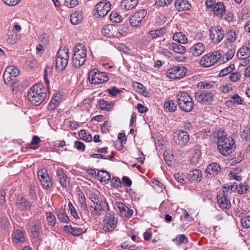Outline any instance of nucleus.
I'll use <instances>...</instances> for the list:
<instances>
[{
  "label": "nucleus",
  "instance_id": "nucleus-58",
  "mask_svg": "<svg viewBox=\"0 0 250 250\" xmlns=\"http://www.w3.org/2000/svg\"><path fill=\"white\" fill-rule=\"evenodd\" d=\"M216 136L217 138L218 144L221 140H224V139H227L228 138L227 137L226 133L224 130L220 129L217 131Z\"/></svg>",
  "mask_w": 250,
  "mask_h": 250
},
{
  "label": "nucleus",
  "instance_id": "nucleus-52",
  "mask_svg": "<svg viewBox=\"0 0 250 250\" xmlns=\"http://www.w3.org/2000/svg\"><path fill=\"white\" fill-rule=\"evenodd\" d=\"M41 142V140L40 138L37 136H35L33 137L29 147L34 150L37 149L39 147L37 145Z\"/></svg>",
  "mask_w": 250,
  "mask_h": 250
},
{
  "label": "nucleus",
  "instance_id": "nucleus-55",
  "mask_svg": "<svg viewBox=\"0 0 250 250\" xmlns=\"http://www.w3.org/2000/svg\"><path fill=\"white\" fill-rule=\"evenodd\" d=\"M59 104V101L56 100V97H53L48 104L47 108L48 110H53L58 106Z\"/></svg>",
  "mask_w": 250,
  "mask_h": 250
},
{
  "label": "nucleus",
  "instance_id": "nucleus-22",
  "mask_svg": "<svg viewBox=\"0 0 250 250\" xmlns=\"http://www.w3.org/2000/svg\"><path fill=\"white\" fill-rule=\"evenodd\" d=\"M42 229V222L40 220L35 219L30 229L31 233L35 238H38Z\"/></svg>",
  "mask_w": 250,
  "mask_h": 250
},
{
  "label": "nucleus",
  "instance_id": "nucleus-9",
  "mask_svg": "<svg viewBox=\"0 0 250 250\" xmlns=\"http://www.w3.org/2000/svg\"><path fill=\"white\" fill-rule=\"evenodd\" d=\"M94 204V206H91L89 207L91 213L93 215L99 216L103 211H109L108 204L104 199H101Z\"/></svg>",
  "mask_w": 250,
  "mask_h": 250
},
{
  "label": "nucleus",
  "instance_id": "nucleus-42",
  "mask_svg": "<svg viewBox=\"0 0 250 250\" xmlns=\"http://www.w3.org/2000/svg\"><path fill=\"white\" fill-rule=\"evenodd\" d=\"M79 202L80 203V208L82 210H83V211H85L86 213L88 212V208L87 206L86 205V199L85 197L83 195V193H81V194H79Z\"/></svg>",
  "mask_w": 250,
  "mask_h": 250
},
{
  "label": "nucleus",
  "instance_id": "nucleus-39",
  "mask_svg": "<svg viewBox=\"0 0 250 250\" xmlns=\"http://www.w3.org/2000/svg\"><path fill=\"white\" fill-rule=\"evenodd\" d=\"M21 38V35L16 33H11L8 35L6 41L7 42L10 44H15Z\"/></svg>",
  "mask_w": 250,
  "mask_h": 250
},
{
  "label": "nucleus",
  "instance_id": "nucleus-37",
  "mask_svg": "<svg viewBox=\"0 0 250 250\" xmlns=\"http://www.w3.org/2000/svg\"><path fill=\"white\" fill-rule=\"evenodd\" d=\"M164 108L166 111L174 112L176 110L177 106L172 100H168L165 103Z\"/></svg>",
  "mask_w": 250,
  "mask_h": 250
},
{
  "label": "nucleus",
  "instance_id": "nucleus-41",
  "mask_svg": "<svg viewBox=\"0 0 250 250\" xmlns=\"http://www.w3.org/2000/svg\"><path fill=\"white\" fill-rule=\"evenodd\" d=\"M227 102L234 105L242 103V100L238 94H234V95L230 96L229 99Z\"/></svg>",
  "mask_w": 250,
  "mask_h": 250
},
{
  "label": "nucleus",
  "instance_id": "nucleus-64",
  "mask_svg": "<svg viewBox=\"0 0 250 250\" xmlns=\"http://www.w3.org/2000/svg\"><path fill=\"white\" fill-rule=\"evenodd\" d=\"M122 183L124 186L130 187L132 185V181L128 177L124 176L122 178Z\"/></svg>",
  "mask_w": 250,
  "mask_h": 250
},
{
  "label": "nucleus",
  "instance_id": "nucleus-45",
  "mask_svg": "<svg viewBox=\"0 0 250 250\" xmlns=\"http://www.w3.org/2000/svg\"><path fill=\"white\" fill-rule=\"evenodd\" d=\"M235 54V50L234 49H229L228 51L225 53L222 58V61L223 62H226L231 59L234 56Z\"/></svg>",
  "mask_w": 250,
  "mask_h": 250
},
{
  "label": "nucleus",
  "instance_id": "nucleus-8",
  "mask_svg": "<svg viewBox=\"0 0 250 250\" xmlns=\"http://www.w3.org/2000/svg\"><path fill=\"white\" fill-rule=\"evenodd\" d=\"M187 72V69L181 65L174 66L168 69L167 72V77L173 79L183 78Z\"/></svg>",
  "mask_w": 250,
  "mask_h": 250
},
{
  "label": "nucleus",
  "instance_id": "nucleus-15",
  "mask_svg": "<svg viewBox=\"0 0 250 250\" xmlns=\"http://www.w3.org/2000/svg\"><path fill=\"white\" fill-rule=\"evenodd\" d=\"M174 140L176 144L180 146L186 145L189 141V135L185 131L180 130L175 132Z\"/></svg>",
  "mask_w": 250,
  "mask_h": 250
},
{
  "label": "nucleus",
  "instance_id": "nucleus-3",
  "mask_svg": "<svg viewBox=\"0 0 250 250\" xmlns=\"http://www.w3.org/2000/svg\"><path fill=\"white\" fill-rule=\"evenodd\" d=\"M74 55L72 58V64L75 67H80L83 65L86 57V50L83 44H78L74 49Z\"/></svg>",
  "mask_w": 250,
  "mask_h": 250
},
{
  "label": "nucleus",
  "instance_id": "nucleus-28",
  "mask_svg": "<svg viewBox=\"0 0 250 250\" xmlns=\"http://www.w3.org/2000/svg\"><path fill=\"white\" fill-rule=\"evenodd\" d=\"M64 230L74 236H79L83 233V229L79 227H73L71 225H66L64 227Z\"/></svg>",
  "mask_w": 250,
  "mask_h": 250
},
{
  "label": "nucleus",
  "instance_id": "nucleus-4",
  "mask_svg": "<svg viewBox=\"0 0 250 250\" xmlns=\"http://www.w3.org/2000/svg\"><path fill=\"white\" fill-rule=\"evenodd\" d=\"M235 148V142L231 137L221 140L218 144L219 152L223 156H228L231 153Z\"/></svg>",
  "mask_w": 250,
  "mask_h": 250
},
{
  "label": "nucleus",
  "instance_id": "nucleus-7",
  "mask_svg": "<svg viewBox=\"0 0 250 250\" xmlns=\"http://www.w3.org/2000/svg\"><path fill=\"white\" fill-rule=\"evenodd\" d=\"M88 80L92 84H99L108 81L107 73L100 72L98 69L94 68L88 73Z\"/></svg>",
  "mask_w": 250,
  "mask_h": 250
},
{
  "label": "nucleus",
  "instance_id": "nucleus-21",
  "mask_svg": "<svg viewBox=\"0 0 250 250\" xmlns=\"http://www.w3.org/2000/svg\"><path fill=\"white\" fill-rule=\"evenodd\" d=\"M16 204L19 208L21 210H29L32 206L31 202L27 200L21 194L18 196Z\"/></svg>",
  "mask_w": 250,
  "mask_h": 250
},
{
  "label": "nucleus",
  "instance_id": "nucleus-30",
  "mask_svg": "<svg viewBox=\"0 0 250 250\" xmlns=\"http://www.w3.org/2000/svg\"><path fill=\"white\" fill-rule=\"evenodd\" d=\"M214 13L219 17H222L226 11L224 4L221 2L216 3L213 8Z\"/></svg>",
  "mask_w": 250,
  "mask_h": 250
},
{
  "label": "nucleus",
  "instance_id": "nucleus-16",
  "mask_svg": "<svg viewBox=\"0 0 250 250\" xmlns=\"http://www.w3.org/2000/svg\"><path fill=\"white\" fill-rule=\"evenodd\" d=\"M147 11L142 9L132 15L129 19V23L132 26L136 27L140 25L143 20L146 16Z\"/></svg>",
  "mask_w": 250,
  "mask_h": 250
},
{
  "label": "nucleus",
  "instance_id": "nucleus-53",
  "mask_svg": "<svg viewBox=\"0 0 250 250\" xmlns=\"http://www.w3.org/2000/svg\"><path fill=\"white\" fill-rule=\"evenodd\" d=\"M242 226L244 229L250 228V216H244L241 219Z\"/></svg>",
  "mask_w": 250,
  "mask_h": 250
},
{
  "label": "nucleus",
  "instance_id": "nucleus-54",
  "mask_svg": "<svg viewBox=\"0 0 250 250\" xmlns=\"http://www.w3.org/2000/svg\"><path fill=\"white\" fill-rule=\"evenodd\" d=\"M241 137L246 141L250 140V125L241 131Z\"/></svg>",
  "mask_w": 250,
  "mask_h": 250
},
{
  "label": "nucleus",
  "instance_id": "nucleus-50",
  "mask_svg": "<svg viewBox=\"0 0 250 250\" xmlns=\"http://www.w3.org/2000/svg\"><path fill=\"white\" fill-rule=\"evenodd\" d=\"M79 135L81 139L83 140L85 142H90L92 141V136L90 134H87L84 130H81Z\"/></svg>",
  "mask_w": 250,
  "mask_h": 250
},
{
  "label": "nucleus",
  "instance_id": "nucleus-27",
  "mask_svg": "<svg viewBox=\"0 0 250 250\" xmlns=\"http://www.w3.org/2000/svg\"><path fill=\"white\" fill-rule=\"evenodd\" d=\"M205 51V46L202 42L195 44L191 48V52L193 56L198 57L201 55Z\"/></svg>",
  "mask_w": 250,
  "mask_h": 250
},
{
  "label": "nucleus",
  "instance_id": "nucleus-43",
  "mask_svg": "<svg viewBox=\"0 0 250 250\" xmlns=\"http://www.w3.org/2000/svg\"><path fill=\"white\" fill-rule=\"evenodd\" d=\"M173 241L176 242V245L179 246L187 244L188 242V239L184 234H179Z\"/></svg>",
  "mask_w": 250,
  "mask_h": 250
},
{
  "label": "nucleus",
  "instance_id": "nucleus-33",
  "mask_svg": "<svg viewBox=\"0 0 250 250\" xmlns=\"http://www.w3.org/2000/svg\"><path fill=\"white\" fill-rule=\"evenodd\" d=\"M166 33V29L164 27L160 28L155 30H151L149 32L148 35L152 39L162 37Z\"/></svg>",
  "mask_w": 250,
  "mask_h": 250
},
{
  "label": "nucleus",
  "instance_id": "nucleus-29",
  "mask_svg": "<svg viewBox=\"0 0 250 250\" xmlns=\"http://www.w3.org/2000/svg\"><path fill=\"white\" fill-rule=\"evenodd\" d=\"M182 43H176L172 42L169 43V48L172 50H173L175 53L178 54H183L186 51V49L185 46L182 45Z\"/></svg>",
  "mask_w": 250,
  "mask_h": 250
},
{
  "label": "nucleus",
  "instance_id": "nucleus-46",
  "mask_svg": "<svg viewBox=\"0 0 250 250\" xmlns=\"http://www.w3.org/2000/svg\"><path fill=\"white\" fill-rule=\"evenodd\" d=\"M241 78V74L239 72H232L229 76V80L232 83L238 82Z\"/></svg>",
  "mask_w": 250,
  "mask_h": 250
},
{
  "label": "nucleus",
  "instance_id": "nucleus-10",
  "mask_svg": "<svg viewBox=\"0 0 250 250\" xmlns=\"http://www.w3.org/2000/svg\"><path fill=\"white\" fill-rule=\"evenodd\" d=\"M117 224V220L114 215L106 212L102 223L104 230L105 232L113 231L116 228Z\"/></svg>",
  "mask_w": 250,
  "mask_h": 250
},
{
  "label": "nucleus",
  "instance_id": "nucleus-14",
  "mask_svg": "<svg viewBox=\"0 0 250 250\" xmlns=\"http://www.w3.org/2000/svg\"><path fill=\"white\" fill-rule=\"evenodd\" d=\"M122 30L121 27L118 28L115 25L109 24L104 26L102 29V33L103 35L108 37H119L123 35L122 33Z\"/></svg>",
  "mask_w": 250,
  "mask_h": 250
},
{
  "label": "nucleus",
  "instance_id": "nucleus-44",
  "mask_svg": "<svg viewBox=\"0 0 250 250\" xmlns=\"http://www.w3.org/2000/svg\"><path fill=\"white\" fill-rule=\"evenodd\" d=\"M235 69V66L234 64H231L228 67L225 68L220 71L219 73L220 77H224L228 74H230Z\"/></svg>",
  "mask_w": 250,
  "mask_h": 250
},
{
  "label": "nucleus",
  "instance_id": "nucleus-13",
  "mask_svg": "<svg viewBox=\"0 0 250 250\" xmlns=\"http://www.w3.org/2000/svg\"><path fill=\"white\" fill-rule=\"evenodd\" d=\"M111 9V4L107 0H103L99 2L95 6L94 11H95V15H97L99 16L104 17L110 11Z\"/></svg>",
  "mask_w": 250,
  "mask_h": 250
},
{
  "label": "nucleus",
  "instance_id": "nucleus-6",
  "mask_svg": "<svg viewBox=\"0 0 250 250\" xmlns=\"http://www.w3.org/2000/svg\"><path fill=\"white\" fill-rule=\"evenodd\" d=\"M221 54L219 51H215L211 53L203 56L200 61V64L204 67H209L216 63L221 58Z\"/></svg>",
  "mask_w": 250,
  "mask_h": 250
},
{
  "label": "nucleus",
  "instance_id": "nucleus-12",
  "mask_svg": "<svg viewBox=\"0 0 250 250\" xmlns=\"http://www.w3.org/2000/svg\"><path fill=\"white\" fill-rule=\"evenodd\" d=\"M224 31L219 26L212 27L209 29L210 39L215 44L220 42L224 37Z\"/></svg>",
  "mask_w": 250,
  "mask_h": 250
},
{
  "label": "nucleus",
  "instance_id": "nucleus-60",
  "mask_svg": "<svg viewBox=\"0 0 250 250\" xmlns=\"http://www.w3.org/2000/svg\"><path fill=\"white\" fill-rule=\"evenodd\" d=\"M174 176L177 182L181 184V185L186 183V180L184 178V176L179 173L175 174Z\"/></svg>",
  "mask_w": 250,
  "mask_h": 250
},
{
  "label": "nucleus",
  "instance_id": "nucleus-62",
  "mask_svg": "<svg viewBox=\"0 0 250 250\" xmlns=\"http://www.w3.org/2000/svg\"><path fill=\"white\" fill-rule=\"evenodd\" d=\"M173 0H156L155 1L156 5L158 6H163L169 4Z\"/></svg>",
  "mask_w": 250,
  "mask_h": 250
},
{
  "label": "nucleus",
  "instance_id": "nucleus-63",
  "mask_svg": "<svg viewBox=\"0 0 250 250\" xmlns=\"http://www.w3.org/2000/svg\"><path fill=\"white\" fill-rule=\"evenodd\" d=\"M69 209L70 211L71 215L73 216V217L75 219L79 218L78 214L77 213L76 209L73 206L72 204L70 202L68 204Z\"/></svg>",
  "mask_w": 250,
  "mask_h": 250
},
{
  "label": "nucleus",
  "instance_id": "nucleus-20",
  "mask_svg": "<svg viewBox=\"0 0 250 250\" xmlns=\"http://www.w3.org/2000/svg\"><path fill=\"white\" fill-rule=\"evenodd\" d=\"M116 206L120 211V214L122 217L130 218L133 215V210L129 208L124 203L117 202Z\"/></svg>",
  "mask_w": 250,
  "mask_h": 250
},
{
  "label": "nucleus",
  "instance_id": "nucleus-24",
  "mask_svg": "<svg viewBox=\"0 0 250 250\" xmlns=\"http://www.w3.org/2000/svg\"><path fill=\"white\" fill-rule=\"evenodd\" d=\"M237 56L238 59L250 57V43H247L242 46L238 50Z\"/></svg>",
  "mask_w": 250,
  "mask_h": 250
},
{
  "label": "nucleus",
  "instance_id": "nucleus-26",
  "mask_svg": "<svg viewBox=\"0 0 250 250\" xmlns=\"http://www.w3.org/2000/svg\"><path fill=\"white\" fill-rule=\"evenodd\" d=\"M174 6L178 11L188 10L191 7L190 4L186 0H176Z\"/></svg>",
  "mask_w": 250,
  "mask_h": 250
},
{
  "label": "nucleus",
  "instance_id": "nucleus-57",
  "mask_svg": "<svg viewBox=\"0 0 250 250\" xmlns=\"http://www.w3.org/2000/svg\"><path fill=\"white\" fill-rule=\"evenodd\" d=\"M121 181L119 178L114 177L111 179L110 185L112 188H118L121 187Z\"/></svg>",
  "mask_w": 250,
  "mask_h": 250
},
{
  "label": "nucleus",
  "instance_id": "nucleus-35",
  "mask_svg": "<svg viewBox=\"0 0 250 250\" xmlns=\"http://www.w3.org/2000/svg\"><path fill=\"white\" fill-rule=\"evenodd\" d=\"M189 177L191 180L200 181L202 179V174L199 169H196L190 171Z\"/></svg>",
  "mask_w": 250,
  "mask_h": 250
},
{
  "label": "nucleus",
  "instance_id": "nucleus-47",
  "mask_svg": "<svg viewBox=\"0 0 250 250\" xmlns=\"http://www.w3.org/2000/svg\"><path fill=\"white\" fill-rule=\"evenodd\" d=\"M58 218L60 221L63 223H67L69 221V218L65 211L61 210L57 214Z\"/></svg>",
  "mask_w": 250,
  "mask_h": 250
},
{
  "label": "nucleus",
  "instance_id": "nucleus-17",
  "mask_svg": "<svg viewBox=\"0 0 250 250\" xmlns=\"http://www.w3.org/2000/svg\"><path fill=\"white\" fill-rule=\"evenodd\" d=\"M38 176L43 188H50L51 186L52 183L46 169L42 168L39 170Z\"/></svg>",
  "mask_w": 250,
  "mask_h": 250
},
{
  "label": "nucleus",
  "instance_id": "nucleus-61",
  "mask_svg": "<svg viewBox=\"0 0 250 250\" xmlns=\"http://www.w3.org/2000/svg\"><path fill=\"white\" fill-rule=\"evenodd\" d=\"M230 179L231 181L235 180L239 183L242 180V176L236 174L235 172L231 171L229 173Z\"/></svg>",
  "mask_w": 250,
  "mask_h": 250
},
{
  "label": "nucleus",
  "instance_id": "nucleus-5",
  "mask_svg": "<svg viewBox=\"0 0 250 250\" xmlns=\"http://www.w3.org/2000/svg\"><path fill=\"white\" fill-rule=\"evenodd\" d=\"M69 58L68 49L64 47L61 48L57 52L56 58V67L59 70H64L68 63Z\"/></svg>",
  "mask_w": 250,
  "mask_h": 250
},
{
  "label": "nucleus",
  "instance_id": "nucleus-19",
  "mask_svg": "<svg viewBox=\"0 0 250 250\" xmlns=\"http://www.w3.org/2000/svg\"><path fill=\"white\" fill-rule=\"evenodd\" d=\"M220 170L221 168L219 164L217 163H212L208 165L206 169L207 177L208 178L214 177L219 173Z\"/></svg>",
  "mask_w": 250,
  "mask_h": 250
},
{
  "label": "nucleus",
  "instance_id": "nucleus-59",
  "mask_svg": "<svg viewBox=\"0 0 250 250\" xmlns=\"http://www.w3.org/2000/svg\"><path fill=\"white\" fill-rule=\"evenodd\" d=\"M63 4L65 6L72 8L75 7L78 4L77 0H63Z\"/></svg>",
  "mask_w": 250,
  "mask_h": 250
},
{
  "label": "nucleus",
  "instance_id": "nucleus-36",
  "mask_svg": "<svg viewBox=\"0 0 250 250\" xmlns=\"http://www.w3.org/2000/svg\"><path fill=\"white\" fill-rule=\"evenodd\" d=\"M99 108L101 110H106L109 111L112 109L113 104L111 102L100 100L99 101Z\"/></svg>",
  "mask_w": 250,
  "mask_h": 250
},
{
  "label": "nucleus",
  "instance_id": "nucleus-23",
  "mask_svg": "<svg viewBox=\"0 0 250 250\" xmlns=\"http://www.w3.org/2000/svg\"><path fill=\"white\" fill-rule=\"evenodd\" d=\"M25 241L24 233L23 231L17 229L13 231L12 234V241L17 245H21Z\"/></svg>",
  "mask_w": 250,
  "mask_h": 250
},
{
  "label": "nucleus",
  "instance_id": "nucleus-25",
  "mask_svg": "<svg viewBox=\"0 0 250 250\" xmlns=\"http://www.w3.org/2000/svg\"><path fill=\"white\" fill-rule=\"evenodd\" d=\"M138 2V0H123L120 7L122 10L127 11L135 8Z\"/></svg>",
  "mask_w": 250,
  "mask_h": 250
},
{
  "label": "nucleus",
  "instance_id": "nucleus-11",
  "mask_svg": "<svg viewBox=\"0 0 250 250\" xmlns=\"http://www.w3.org/2000/svg\"><path fill=\"white\" fill-rule=\"evenodd\" d=\"M195 100L202 104H209L214 100V95L210 91L204 90L195 94Z\"/></svg>",
  "mask_w": 250,
  "mask_h": 250
},
{
  "label": "nucleus",
  "instance_id": "nucleus-34",
  "mask_svg": "<svg viewBox=\"0 0 250 250\" xmlns=\"http://www.w3.org/2000/svg\"><path fill=\"white\" fill-rule=\"evenodd\" d=\"M173 40L178 43L185 44L188 42L186 35L182 32L175 33L173 36Z\"/></svg>",
  "mask_w": 250,
  "mask_h": 250
},
{
  "label": "nucleus",
  "instance_id": "nucleus-1",
  "mask_svg": "<svg viewBox=\"0 0 250 250\" xmlns=\"http://www.w3.org/2000/svg\"><path fill=\"white\" fill-rule=\"evenodd\" d=\"M27 96L31 104L39 105L46 97V89L41 83L35 84L29 91Z\"/></svg>",
  "mask_w": 250,
  "mask_h": 250
},
{
  "label": "nucleus",
  "instance_id": "nucleus-48",
  "mask_svg": "<svg viewBox=\"0 0 250 250\" xmlns=\"http://www.w3.org/2000/svg\"><path fill=\"white\" fill-rule=\"evenodd\" d=\"M110 19L114 22H120L123 20L122 17L115 11H112L110 13Z\"/></svg>",
  "mask_w": 250,
  "mask_h": 250
},
{
  "label": "nucleus",
  "instance_id": "nucleus-40",
  "mask_svg": "<svg viewBox=\"0 0 250 250\" xmlns=\"http://www.w3.org/2000/svg\"><path fill=\"white\" fill-rule=\"evenodd\" d=\"M201 160V151L197 149L193 150V152L191 156V161L192 164H196L199 162Z\"/></svg>",
  "mask_w": 250,
  "mask_h": 250
},
{
  "label": "nucleus",
  "instance_id": "nucleus-38",
  "mask_svg": "<svg viewBox=\"0 0 250 250\" xmlns=\"http://www.w3.org/2000/svg\"><path fill=\"white\" fill-rule=\"evenodd\" d=\"M3 78L5 83L7 85L13 86L15 83V78H13L8 72L4 71Z\"/></svg>",
  "mask_w": 250,
  "mask_h": 250
},
{
  "label": "nucleus",
  "instance_id": "nucleus-49",
  "mask_svg": "<svg viewBox=\"0 0 250 250\" xmlns=\"http://www.w3.org/2000/svg\"><path fill=\"white\" fill-rule=\"evenodd\" d=\"M5 72H8L9 74L13 77L16 78L20 73L19 70L14 66H9L6 68Z\"/></svg>",
  "mask_w": 250,
  "mask_h": 250
},
{
  "label": "nucleus",
  "instance_id": "nucleus-2",
  "mask_svg": "<svg viewBox=\"0 0 250 250\" xmlns=\"http://www.w3.org/2000/svg\"><path fill=\"white\" fill-rule=\"evenodd\" d=\"M178 105L183 111L189 112L194 107V103L189 95L184 91L179 92L177 95Z\"/></svg>",
  "mask_w": 250,
  "mask_h": 250
},
{
  "label": "nucleus",
  "instance_id": "nucleus-56",
  "mask_svg": "<svg viewBox=\"0 0 250 250\" xmlns=\"http://www.w3.org/2000/svg\"><path fill=\"white\" fill-rule=\"evenodd\" d=\"M226 38L230 42H233L236 39V34L232 30L229 31L226 34Z\"/></svg>",
  "mask_w": 250,
  "mask_h": 250
},
{
  "label": "nucleus",
  "instance_id": "nucleus-51",
  "mask_svg": "<svg viewBox=\"0 0 250 250\" xmlns=\"http://www.w3.org/2000/svg\"><path fill=\"white\" fill-rule=\"evenodd\" d=\"M46 219L49 226L52 227L55 226L56 219L55 216L52 212L47 213Z\"/></svg>",
  "mask_w": 250,
  "mask_h": 250
},
{
  "label": "nucleus",
  "instance_id": "nucleus-31",
  "mask_svg": "<svg viewBox=\"0 0 250 250\" xmlns=\"http://www.w3.org/2000/svg\"><path fill=\"white\" fill-rule=\"evenodd\" d=\"M97 178L101 183H104V184L108 183L110 179V175L105 170H100L97 173Z\"/></svg>",
  "mask_w": 250,
  "mask_h": 250
},
{
  "label": "nucleus",
  "instance_id": "nucleus-32",
  "mask_svg": "<svg viewBox=\"0 0 250 250\" xmlns=\"http://www.w3.org/2000/svg\"><path fill=\"white\" fill-rule=\"evenodd\" d=\"M83 20L82 13L81 12H75L71 16L70 20L71 22L74 25L79 24Z\"/></svg>",
  "mask_w": 250,
  "mask_h": 250
},
{
  "label": "nucleus",
  "instance_id": "nucleus-18",
  "mask_svg": "<svg viewBox=\"0 0 250 250\" xmlns=\"http://www.w3.org/2000/svg\"><path fill=\"white\" fill-rule=\"evenodd\" d=\"M217 204L220 208L223 209H228L230 208V202L224 191L217 195Z\"/></svg>",
  "mask_w": 250,
  "mask_h": 250
}]
</instances>
